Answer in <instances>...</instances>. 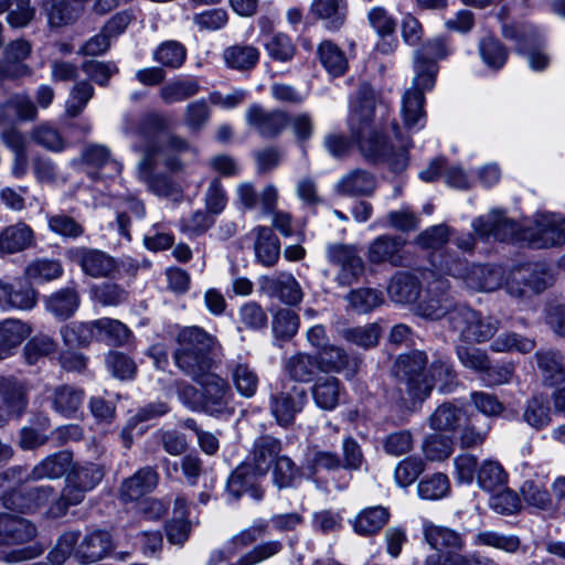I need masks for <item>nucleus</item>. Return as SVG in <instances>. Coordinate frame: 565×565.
<instances>
[{"label": "nucleus", "instance_id": "46", "mask_svg": "<svg viewBox=\"0 0 565 565\" xmlns=\"http://www.w3.org/2000/svg\"><path fill=\"white\" fill-rule=\"evenodd\" d=\"M199 90L200 85L195 79H177L163 85L159 96L166 105H172L195 96Z\"/></svg>", "mask_w": 565, "mask_h": 565}, {"label": "nucleus", "instance_id": "35", "mask_svg": "<svg viewBox=\"0 0 565 565\" xmlns=\"http://www.w3.org/2000/svg\"><path fill=\"white\" fill-rule=\"evenodd\" d=\"M424 535L428 544L437 551L447 550L450 553L460 551L463 546L461 535L448 527L425 523Z\"/></svg>", "mask_w": 565, "mask_h": 565}, {"label": "nucleus", "instance_id": "15", "mask_svg": "<svg viewBox=\"0 0 565 565\" xmlns=\"http://www.w3.org/2000/svg\"><path fill=\"white\" fill-rule=\"evenodd\" d=\"M72 256L84 274L93 278L110 277L118 269L116 260L99 249L79 247L72 250Z\"/></svg>", "mask_w": 565, "mask_h": 565}, {"label": "nucleus", "instance_id": "62", "mask_svg": "<svg viewBox=\"0 0 565 565\" xmlns=\"http://www.w3.org/2000/svg\"><path fill=\"white\" fill-rule=\"evenodd\" d=\"M31 139L53 152H61L66 148V141L61 132L50 124H41L31 131Z\"/></svg>", "mask_w": 565, "mask_h": 565}, {"label": "nucleus", "instance_id": "3", "mask_svg": "<svg viewBox=\"0 0 565 565\" xmlns=\"http://www.w3.org/2000/svg\"><path fill=\"white\" fill-rule=\"evenodd\" d=\"M564 222L562 216L543 213L536 215L534 226L521 228L502 211L492 210L476 218L472 227L480 237L493 235L499 241H526L533 248H548L565 243Z\"/></svg>", "mask_w": 565, "mask_h": 565}, {"label": "nucleus", "instance_id": "11", "mask_svg": "<svg viewBox=\"0 0 565 565\" xmlns=\"http://www.w3.org/2000/svg\"><path fill=\"white\" fill-rule=\"evenodd\" d=\"M246 121L262 137L274 139L289 125V117L282 110H267L254 104L247 109Z\"/></svg>", "mask_w": 565, "mask_h": 565}, {"label": "nucleus", "instance_id": "20", "mask_svg": "<svg viewBox=\"0 0 565 565\" xmlns=\"http://www.w3.org/2000/svg\"><path fill=\"white\" fill-rule=\"evenodd\" d=\"M405 241L399 236L381 235L367 248V259L372 264L390 263L393 266L403 265V248Z\"/></svg>", "mask_w": 565, "mask_h": 565}, {"label": "nucleus", "instance_id": "28", "mask_svg": "<svg viewBox=\"0 0 565 565\" xmlns=\"http://www.w3.org/2000/svg\"><path fill=\"white\" fill-rule=\"evenodd\" d=\"M79 302L78 291L73 287H66L51 294L45 299V308L55 318L66 320L76 312Z\"/></svg>", "mask_w": 565, "mask_h": 565}, {"label": "nucleus", "instance_id": "60", "mask_svg": "<svg viewBox=\"0 0 565 565\" xmlns=\"http://www.w3.org/2000/svg\"><path fill=\"white\" fill-rule=\"evenodd\" d=\"M185 58L186 49L178 41H166L153 53L154 61L170 68L181 67Z\"/></svg>", "mask_w": 565, "mask_h": 565}, {"label": "nucleus", "instance_id": "6", "mask_svg": "<svg viewBox=\"0 0 565 565\" xmlns=\"http://www.w3.org/2000/svg\"><path fill=\"white\" fill-rule=\"evenodd\" d=\"M449 328L458 332L461 341L480 344L493 338L500 328V321L461 305L449 317Z\"/></svg>", "mask_w": 565, "mask_h": 565}, {"label": "nucleus", "instance_id": "21", "mask_svg": "<svg viewBox=\"0 0 565 565\" xmlns=\"http://www.w3.org/2000/svg\"><path fill=\"white\" fill-rule=\"evenodd\" d=\"M159 481V475L153 467L139 469L134 476L125 479L119 488V498L124 502L137 501L151 492Z\"/></svg>", "mask_w": 565, "mask_h": 565}, {"label": "nucleus", "instance_id": "63", "mask_svg": "<svg viewBox=\"0 0 565 565\" xmlns=\"http://www.w3.org/2000/svg\"><path fill=\"white\" fill-rule=\"evenodd\" d=\"M479 52L488 67L500 70L507 62V49L493 36H487L479 43Z\"/></svg>", "mask_w": 565, "mask_h": 565}, {"label": "nucleus", "instance_id": "33", "mask_svg": "<svg viewBox=\"0 0 565 565\" xmlns=\"http://www.w3.org/2000/svg\"><path fill=\"white\" fill-rule=\"evenodd\" d=\"M537 367L548 385H557L565 381L564 359L559 351L542 350L535 353Z\"/></svg>", "mask_w": 565, "mask_h": 565}, {"label": "nucleus", "instance_id": "22", "mask_svg": "<svg viewBox=\"0 0 565 565\" xmlns=\"http://www.w3.org/2000/svg\"><path fill=\"white\" fill-rule=\"evenodd\" d=\"M29 387L24 381L13 376L0 377V397L9 415L20 417L29 403Z\"/></svg>", "mask_w": 565, "mask_h": 565}, {"label": "nucleus", "instance_id": "10", "mask_svg": "<svg viewBox=\"0 0 565 565\" xmlns=\"http://www.w3.org/2000/svg\"><path fill=\"white\" fill-rule=\"evenodd\" d=\"M307 401V391L301 386L292 385L271 396L270 412L279 426L289 427L294 424L297 414L302 412Z\"/></svg>", "mask_w": 565, "mask_h": 565}, {"label": "nucleus", "instance_id": "30", "mask_svg": "<svg viewBox=\"0 0 565 565\" xmlns=\"http://www.w3.org/2000/svg\"><path fill=\"white\" fill-rule=\"evenodd\" d=\"M468 419L466 411L454 403L439 405L429 417V425L434 430L454 431Z\"/></svg>", "mask_w": 565, "mask_h": 565}, {"label": "nucleus", "instance_id": "7", "mask_svg": "<svg viewBox=\"0 0 565 565\" xmlns=\"http://www.w3.org/2000/svg\"><path fill=\"white\" fill-rule=\"evenodd\" d=\"M439 266L448 275L461 278L473 290L491 292L502 285L503 271L500 267L473 265L468 268L466 262L451 256L443 257Z\"/></svg>", "mask_w": 565, "mask_h": 565}, {"label": "nucleus", "instance_id": "29", "mask_svg": "<svg viewBox=\"0 0 565 565\" xmlns=\"http://www.w3.org/2000/svg\"><path fill=\"white\" fill-rule=\"evenodd\" d=\"M38 109L32 99L24 94H15L6 100L0 107V125L12 120H34Z\"/></svg>", "mask_w": 565, "mask_h": 565}, {"label": "nucleus", "instance_id": "38", "mask_svg": "<svg viewBox=\"0 0 565 565\" xmlns=\"http://www.w3.org/2000/svg\"><path fill=\"white\" fill-rule=\"evenodd\" d=\"M44 9L52 26L71 24L79 17L82 7L72 0H47Z\"/></svg>", "mask_w": 565, "mask_h": 565}, {"label": "nucleus", "instance_id": "14", "mask_svg": "<svg viewBox=\"0 0 565 565\" xmlns=\"http://www.w3.org/2000/svg\"><path fill=\"white\" fill-rule=\"evenodd\" d=\"M113 550L114 542L110 533L104 530H94L78 540L75 559L82 564L94 563L106 557Z\"/></svg>", "mask_w": 565, "mask_h": 565}, {"label": "nucleus", "instance_id": "34", "mask_svg": "<svg viewBox=\"0 0 565 565\" xmlns=\"http://www.w3.org/2000/svg\"><path fill=\"white\" fill-rule=\"evenodd\" d=\"M256 241H255V253L257 259L264 266H274L280 255V243L274 231L267 226H257Z\"/></svg>", "mask_w": 565, "mask_h": 565}, {"label": "nucleus", "instance_id": "27", "mask_svg": "<svg viewBox=\"0 0 565 565\" xmlns=\"http://www.w3.org/2000/svg\"><path fill=\"white\" fill-rule=\"evenodd\" d=\"M387 294L395 302L411 303L416 301L420 295V282L415 275L399 271L392 277L387 286Z\"/></svg>", "mask_w": 565, "mask_h": 565}, {"label": "nucleus", "instance_id": "39", "mask_svg": "<svg viewBox=\"0 0 565 565\" xmlns=\"http://www.w3.org/2000/svg\"><path fill=\"white\" fill-rule=\"evenodd\" d=\"M284 370L294 381L310 382L320 366L316 358L299 352L285 361Z\"/></svg>", "mask_w": 565, "mask_h": 565}, {"label": "nucleus", "instance_id": "24", "mask_svg": "<svg viewBox=\"0 0 565 565\" xmlns=\"http://www.w3.org/2000/svg\"><path fill=\"white\" fill-rule=\"evenodd\" d=\"M38 302V292L29 284L13 286L0 280V307L4 309L30 310Z\"/></svg>", "mask_w": 565, "mask_h": 565}, {"label": "nucleus", "instance_id": "8", "mask_svg": "<svg viewBox=\"0 0 565 565\" xmlns=\"http://www.w3.org/2000/svg\"><path fill=\"white\" fill-rule=\"evenodd\" d=\"M329 262L337 266L334 280L341 287H350L356 284L365 271V264L355 245L337 243L327 248Z\"/></svg>", "mask_w": 565, "mask_h": 565}, {"label": "nucleus", "instance_id": "53", "mask_svg": "<svg viewBox=\"0 0 565 565\" xmlns=\"http://www.w3.org/2000/svg\"><path fill=\"white\" fill-rule=\"evenodd\" d=\"M169 119L159 113H150L145 115L138 126V135L142 139V143L138 147V151L149 142L156 141L158 145H162L157 137V134L166 132L169 128Z\"/></svg>", "mask_w": 565, "mask_h": 565}, {"label": "nucleus", "instance_id": "55", "mask_svg": "<svg viewBox=\"0 0 565 565\" xmlns=\"http://www.w3.org/2000/svg\"><path fill=\"white\" fill-rule=\"evenodd\" d=\"M61 333L66 345L84 347L97 339V327H95V321L74 322L63 327Z\"/></svg>", "mask_w": 565, "mask_h": 565}, {"label": "nucleus", "instance_id": "51", "mask_svg": "<svg viewBox=\"0 0 565 565\" xmlns=\"http://www.w3.org/2000/svg\"><path fill=\"white\" fill-rule=\"evenodd\" d=\"M550 402L543 395L532 396L525 405L523 419L536 430L546 427L551 423Z\"/></svg>", "mask_w": 565, "mask_h": 565}, {"label": "nucleus", "instance_id": "41", "mask_svg": "<svg viewBox=\"0 0 565 565\" xmlns=\"http://www.w3.org/2000/svg\"><path fill=\"white\" fill-rule=\"evenodd\" d=\"M231 380L236 391L244 397H253L258 388L259 379L247 363L234 362L230 365Z\"/></svg>", "mask_w": 565, "mask_h": 565}, {"label": "nucleus", "instance_id": "36", "mask_svg": "<svg viewBox=\"0 0 565 565\" xmlns=\"http://www.w3.org/2000/svg\"><path fill=\"white\" fill-rule=\"evenodd\" d=\"M7 13L6 21L12 29L26 28L35 18L31 0H0V14Z\"/></svg>", "mask_w": 565, "mask_h": 565}, {"label": "nucleus", "instance_id": "57", "mask_svg": "<svg viewBox=\"0 0 565 565\" xmlns=\"http://www.w3.org/2000/svg\"><path fill=\"white\" fill-rule=\"evenodd\" d=\"M424 93L416 89H407L403 95L402 113L404 126L407 129L413 128L420 119L424 118Z\"/></svg>", "mask_w": 565, "mask_h": 565}, {"label": "nucleus", "instance_id": "12", "mask_svg": "<svg viewBox=\"0 0 565 565\" xmlns=\"http://www.w3.org/2000/svg\"><path fill=\"white\" fill-rule=\"evenodd\" d=\"M263 477L244 461L230 475L226 482L227 493L234 500L241 499L243 494H249L254 500L260 501L264 497V489L259 479Z\"/></svg>", "mask_w": 565, "mask_h": 565}, {"label": "nucleus", "instance_id": "49", "mask_svg": "<svg viewBox=\"0 0 565 565\" xmlns=\"http://www.w3.org/2000/svg\"><path fill=\"white\" fill-rule=\"evenodd\" d=\"M316 404L323 409H333L340 397V382L337 377L327 376L319 379L312 387Z\"/></svg>", "mask_w": 565, "mask_h": 565}, {"label": "nucleus", "instance_id": "48", "mask_svg": "<svg viewBox=\"0 0 565 565\" xmlns=\"http://www.w3.org/2000/svg\"><path fill=\"white\" fill-rule=\"evenodd\" d=\"M311 10L318 18L326 20L330 30H338L345 19V6L342 0H313Z\"/></svg>", "mask_w": 565, "mask_h": 565}, {"label": "nucleus", "instance_id": "9", "mask_svg": "<svg viewBox=\"0 0 565 565\" xmlns=\"http://www.w3.org/2000/svg\"><path fill=\"white\" fill-rule=\"evenodd\" d=\"M195 382L202 387L200 411L212 416L232 414L233 409L230 408L232 392L226 380L211 373Z\"/></svg>", "mask_w": 565, "mask_h": 565}, {"label": "nucleus", "instance_id": "43", "mask_svg": "<svg viewBox=\"0 0 565 565\" xmlns=\"http://www.w3.org/2000/svg\"><path fill=\"white\" fill-rule=\"evenodd\" d=\"M319 366L321 370L327 371H341L349 369L355 373L359 367V360L354 359L352 362L348 353L340 347L327 345L319 353Z\"/></svg>", "mask_w": 565, "mask_h": 565}, {"label": "nucleus", "instance_id": "2", "mask_svg": "<svg viewBox=\"0 0 565 565\" xmlns=\"http://www.w3.org/2000/svg\"><path fill=\"white\" fill-rule=\"evenodd\" d=\"M426 364V353L414 351L399 355L392 366L397 398L406 409H417L430 395L436 383H440L441 392H449L455 383L456 372L448 359H435L430 363L428 374Z\"/></svg>", "mask_w": 565, "mask_h": 565}, {"label": "nucleus", "instance_id": "42", "mask_svg": "<svg viewBox=\"0 0 565 565\" xmlns=\"http://www.w3.org/2000/svg\"><path fill=\"white\" fill-rule=\"evenodd\" d=\"M82 162L97 168H107V177L117 175L121 172V163L111 158L110 150L103 145L92 143L85 147L81 158Z\"/></svg>", "mask_w": 565, "mask_h": 565}, {"label": "nucleus", "instance_id": "5", "mask_svg": "<svg viewBox=\"0 0 565 565\" xmlns=\"http://www.w3.org/2000/svg\"><path fill=\"white\" fill-rule=\"evenodd\" d=\"M423 279L426 286L417 315L433 321L446 317L449 322V317L460 306L455 301L449 280L431 270L424 271Z\"/></svg>", "mask_w": 565, "mask_h": 565}, {"label": "nucleus", "instance_id": "16", "mask_svg": "<svg viewBox=\"0 0 565 565\" xmlns=\"http://www.w3.org/2000/svg\"><path fill=\"white\" fill-rule=\"evenodd\" d=\"M36 534V526L28 519L0 512V546L25 544Z\"/></svg>", "mask_w": 565, "mask_h": 565}, {"label": "nucleus", "instance_id": "50", "mask_svg": "<svg viewBox=\"0 0 565 565\" xmlns=\"http://www.w3.org/2000/svg\"><path fill=\"white\" fill-rule=\"evenodd\" d=\"M97 340L107 341L113 345H122L128 342L131 332L121 321L111 318L95 320Z\"/></svg>", "mask_w": 565, "mask_h": 565}, {"label": "nucleus", "instance_id": "58", "mask_svg": "<svg viewBox=\"0 0 565 565\" xmlns=\"http://www.w3.org/2000/svg\"><path fill=\"white\" fill-rule=\"evenodd\" d=\"M345 298L350 307L359 313H369L384 301L383 294L372 288L351 290Z\"/></svg>", "mask_w": 565, "mask_h": 565}, {"label": "nucleus", "instance_id": "47", "mask_svg": "<svg viewBox=\"0 0 565 565\" xmlns=\"http://www.w3.org/2000/svg\"><path fill=\"white\" fill-rule=\"evenodd\" d=\"M105 468L99 463L88 462L84 466H75L71 469L68 473L70 483L76 484L83 490H92L94 489L104 478Z\"/></svg>", "mask_w": 565, "mask_h": 565}, {"label": "nucleus", "instance_id": "44", "mask_svg": "<svg viewBox=\"0 0 565 565\" xmlns=\"http://www.w3.org/2000/svg\"><path fill=\"white\" fill-rule=\"evenodd\" d=\"M388 519L390 513L385 508H369L356 516L353 526L358 534L373 535L388 522Z\"/></svg>", "mask_w": 565, "mask_h": 565}, {"label": "nucleus", "instance_id": "31", "mask_svg": "<svg viewBox=\"0 0 565 565\" xmlns=\"http://www.w3.org/2000/svg\"><path fill=\"white\" fill-rule=\"evenodd\" d=\"M34 235L25 223L7 226L0 234V252L13 254L32 246Z\"/></svg>", "mask_w": 565, "mask_h": 565}, {"label": "nucleus", "instance_id": "19", "mask_svg": "<svg viewBox=\"0 0 565 565\" xmlns=\"http://www.w3.org/2000/svg\"><path fill=\"white\" fill-rule=\"evenodd\" d=\"M55 491L51 486H40L25 491L13 492L4 500V505L20 513H32L49 503Z\"/></svg>", "mask_w": 565, "mask_h": 565}, {"label": "nucleus", "instance_id": "45", "mask_svg": "<svg viewBox=\"0 0 565 565\" xmlns=\"http://www.w3.org/2000/svg\"><path fill=\"white\" fill-rule=\"evenodd\" d=\"M508 480L503 467L492 460L484 461L477 471V483L478 486L488 492H495L497 490L503 489Z\"/></svg>", "mask_w": 565, "mask_h": 565}, {"label": "nucleus", "instance_id": "56", "mask_svg": "<svg viewBox=\"0 0 565 565\" xmlns=\"http://www.w3.org/2000/svg\"><path fill=\"white\" fill-rule=\"evenodd\" d=\"M381 333L382 330L377 323L348 328L341 331V335L345 341L363 349L375 347L379 343Z\"/></svg>", "mask_w": 565, "mask_h": 565}, {"label": "nucleus", "instance_id": "64", "mask_svg": "<svg viewBox=\"0 0 565 565\" xmlns=\"http://www.w3.org/2000/svg\"><path fill=\"white\" fill-rule=\"evenodd\" d=\"M81 533L77 531H67L63 533L54 548L49 553V561L52 565H63L70 556L75 558V551Z\"/></svg>", "mask_w": 565, "mask_h": 565}, {"label": "nucleus", "instance_id": "18", "mask_svg": "<svg viewBox=\"0 0 565 565\" xmlns=\"http://www.w3.org/2000/svg\"><path fill=\"white\" fill-rule=\"evenodd\" d=\"M192 345L189 340L183 341V348L178 345L173 352V359L177 366L194 381H201L202 377L211 374L213 360L211 353H200L190 351Z\"/></svg>", "mask_w": 565, "mask_h": 565}, {"label": "nucleus", "instance_id": "52", "mask_svg": "<svg viewBox=\"0 0 565 565\" xmlns=\"http://www.w3.org/2000/svg\"><path fill=\"white\" fill-rule=\"evenodd\" d=\"M524 277V286L529 292L540 294L553 285L554 278L545 264H527L519 266Z\"/></svg>", "mask_w": 565, "mask_h": 565}, {"label": "nucleus", "instance_id": "1", "mask_svg": "<svg viewBox=\"0 0 565 565\" xmlns=\"http://www.w3.org/2000/svg\"><path fill=\"white\" fill-rule=\"evenodd\" d=\"M388 109L374 88L362 83L351 100L349 128L363 158L372 164H386L394 173L404 171L409 161V138L402 136L398 124H388Z\"/></svg>", "mask_w": 565, "mask_h": 565}, {"label": "nucleus", "instance_id": "54", "mask_svg": "<svg viewBox=\"0 0 565 565\" xmlns=\"http://www.w3.org/2000/svg\"><path fill=\"white\" fill-rule=\"evenodd\" d=\"M319 60L333 76L343 75L348 68L344 53L331 41H323L318 49Z\"/></svg>", "mask_w": 565, "mask_h": 565}, {"label": "nucleus", "instance_id": "26", "mask_svg": "<svg viewBox=\"0 0 565 565\" xmlns=\"http://www.w3.org/2000/svg\"><path fill=\"white\" fill-rule=\"evenodd\" d=\"M375 189V175L363 169L350 171L337 184V190L345 195L370 196Z\"/></svg>", "mask_w": 565, "mask_h": 565}, {"label": "nucleus", "instance_id": "4", "mask_svg": "<svg viewBox=\"0 0 565 565\" xmlns=\"http://www.w3.org/2000/svg\"><path fill=\"white\" fill-rule=\"evenodd\" d=\"M162 145L149 141L142 149V158L138 162V178L145 182L150 192L158 196L177 198L181 194L180 185L166 173L157 172L160 164L171 173L183 171L184 164L177 154H167L163 158Z\"/></svg>", "mask_w": 565, "mask_h": 565}, {"label": "nucleus", "instance_id": "32", "mask_svg": "<svg viewBox=\"0 0 565 565\" xmlns=\"http://www.w3.org/2000/svg\"><path fill=\"white\" fill-rule=\"evenodd\" d=\"M32 332L26 322L19 319H6L0 322V359L19 347Z\"/></svg>", "mask_w": 565, "mask_h": 565}, {"label": "nucleus", "instance_id": "17", "mask_svg": "<svg viewBox=\"0 0 565 565\" xmlns=\"http://www.w3.org/2000/svg\"><path fill=\"white\" fill-rule=\"evenodd\" d=\"M280 452L281 441L278 438L262 435L254 440L245 462L252 466L260 476H266L280 457Z\"/></svg>", "mask_w": 565, "mask_h": 565}, {"label": "nucleus", "instance_id": "13", "mask_svg": "<svg viewBox=\"0 0 565 565\" xmlns=\"http://www.w3.org/2000/svg\"><path fill=\"white\" fill-rule=\"evenodd\" d=\"M259 290L290 306L299 303L303 296L300 285L289 273L260 277Z\"/></svg>", "mask_w": 565, "mask_h": 565}, {"label": "nucleus", "instance_id": "61", "mask_svg": "<svg viewBox=\"0 0 565 565\" xmlns=\"http://www.w3.org/2000/svg\"><path fill=\"white\" fill-rule=\"evenodd\" d=\"M186 340L193 344L189 345L188 349H190V351L200 353H212L216 343L212 335L199 327L184 328L179 332L177 337L178 345L183 348V341Z\"/></svg>", "mask_w": 565, "mask_h": 565}, {"label": "nucleus", "instance_id": "25", "mask_svg": "<svg viewBox=\"0 0 565 565\" xmlns=\"http://www.w3.org/2000/svg\"><path fill=\"white\" fill-rule=\"evenodd\" d=\"M84 398L85 391L83 388L63 384L53 391L51 403L56 413L66 418H72L81 409Z\"/></svg>", "mask_w": 565, "mask_h": 565}, {"label": "nucleus", "instance_id": "59", "mask_svg": "<svg viewBox=\"0 0 565 565\" xmlns=\"http://www.w3.org/2000/svg\"><path fill=\"white\" fill-rule=\"evenodd\" d=\"M63 274V267L58 260L36 259L24 269V276L30 281H51Z\"/></svg>", "mask_w": 565, "mask_h": 565}, {"label": "nucleus", "instance_id": "37", "mask_svg": "<svg viewBox=\"0 0 565 565\" xmlns=\"http://www.w3.org/2000/svg\"><path fill=\"white\" fill-rule=\"evenodd\" d=\"M223 58L232 70L250 71L258 63L259 51L253 45L235 44L224 50Z\"/></svg>", "mask_w": 565, "mask_h": 565}, {"label": "nucleus", "instance_id": "23", "mask_svg": "<svg viewBox=\"0 0 565 565\" xmlns=\"http://www.w3.org/2000/svg\"><path fill=\"white\" fill-rule=\"evenodd\" d=\"M73 467V454L61 450L46 456L29 472L25 480L58 479L70 473Z\"/></svg>", "mask_w": 565, "mask_h": 565}, {"label": "nucleus", "instance_id": "40", "mask_svg": "<svg viewBox=\"0 0 565 565\" xmlns=\"http://www.w3.org/2000/svg\"><path fill=\"white\" fill-rule=\"evenodd\" d=\"M93 301L103 307H117L125 303L129 298L128 289L115 281H103L90 288Z\"/></svg>", "mask_w": 565, "mask_h": 565}]
</instances>
